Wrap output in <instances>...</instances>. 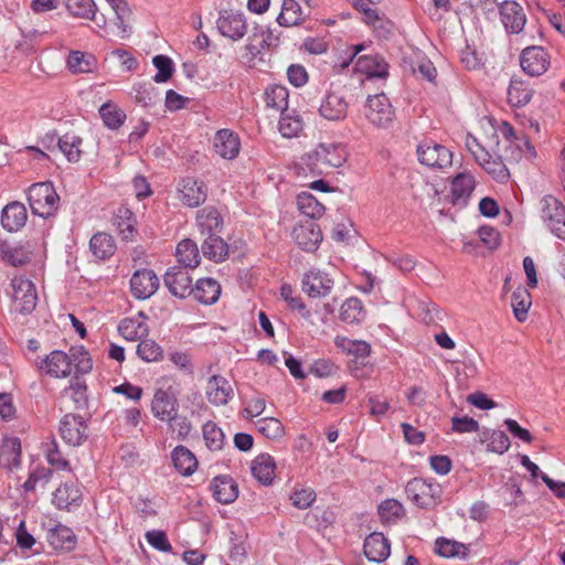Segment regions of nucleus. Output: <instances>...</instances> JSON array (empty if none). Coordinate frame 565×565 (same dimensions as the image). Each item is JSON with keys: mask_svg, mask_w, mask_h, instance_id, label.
Here are the masks:
<instances>
[{"mask_svg": "<svg viewBox=\"0 0 565 565\" xmlns=\"http://www.w3.org/2000/svg\"><path fill=\"white\" fill-rule=\"evenodd\" d=\"M348 159L347 147L340 142H321L303 153L297 163L298 174L318 177L342 167Z\"/></svg>", "mask_w": 565, "mask_h": 565, "instance_id": "nucleus-1", "label": "nucleus"}, {"mask_svg": "<svg viewBox=\"0 0 565 565\" xmlns=\"http://www.w3.org/2000/svg\"><path fill=\"white\" fill-rule=\"evenodd\" d=\"M466 147L468 151L473 156L477 163L487 172L491 178L499 182L505 183L510 178L509 169L507 168L505 152H501V143L497 142L498 151L493 157L472 135H468L466 138Z\"/></svg>", "mask_w": 565, "mask_h": 565, "instance_id": "nucleus-2", "label": "nucleus"}, {"mask_svg": "<svg viewBox=\"0 0 565 565\" xmlns=\"http://www.w3.org/2000/svg\"><path fill=\"white\" fill-rule=\"evenodd\" d=\"M28 202L34 215L47 218L58 210L60 196L52 182H38L30 185Z\"/></svg>", "mask_w": 565, "mask_h": 565, "instance_id": "nucleus-3", "label": "nucleus"}, {"mask_svg": "<svg viewBox=\"0 0 565 565\" xmlns=\"http://www.w3.org/2000/svg\"><path fill=\"white\" fill-rule=\"evenodd\" d=\"M405 492L418 508L431 509L440 502L443 489L437 482L414 478L407 482Z\"/></svg>", "mask_w": 565, "mask_h": 565, "instance_id": "nucleus-4", "label": "nucleus"}, {"mask_svg": "<svg viewBox=\"0 0 565 565\" xmlns=\"http://www.w3.org/2000/svg\"><path fill=\"white\" fill-rule=\"evenodd\" d=\"M504 138V152L507 160L518 161L522 154L527 153L531 157L536 154L535 148L524 132H518L512 125L504 121L499 128Z\"/></svg>", "mask_w": 565, "mask_h": 565, "instance_id": "nucleus-5", "label": "nucleus"}, {"mask_svg": "<svg viewBox=\"0 0 565 565\" xmlns=\"http://www.w3.org/2000/svg\"><path fill=\"white\" fill-rule=\"evenodd\" d=\"M364 114L371 125L376 128H387L395 118L394 108L385 94L369 96Z\"/></svg>", "mask_w": 565, "mask_h": 565, "instance_id": "nucleus-6", "label": "nucleus"}, {"mask_svg": "<svg viewBox=\"0 0 565 565\" xmlns=\"http://www.w3.org/2000/svg\"><path fill=\"white\" fill-rule=\"evenodd\" d=\"M418 161L433 169H445L452 163V152L431 139H425L416 149Z\"/></svg>", "mask_w": 565, "mask_h": 565, "instance_id": "nucleus-7", "label": "nucleus"}, {"mask_svg": "<svg viewBox=\"0 0 565 565\" xmlns=\"http://www.w3.org/2000/svg\"><path fill=\"white\" fill-rule=\"evenodd\" d=\"M541 217L550 231L559 239H565V206L553 195L541 200Z\"/></svg>", "mask_w": 565, "mask_h": 565, "instance_id": "nucleus-8", "label": "nucleus"}, {"mask_svg": "<svg viewBox=\"0 0 565 565\" xmlns=\"http://www.w3.org/2000/svg\"><path fill=\"white\" fill-rule=\"evenodd\" d=\"M58 431L62 439L73 447L83 445L89 436L86 419L72 413L62 417Z\"/></svg>", "mask_w": 565, "mask_h": 565, "instance_id": "nucleus-9", "label": "nucleus"}, {"mask_svg": "<svg viewBox=\"0 0 565 565\" xmlns=\"http://www.w3.org/2000/svg\"><path fill=\"white\" fill-rule=\"evenodd\" d=\"M218 32L231 39L232 41H239L247 33V21L242 12L234 10H221L216 20Z\"/></svg>", "mask_w": 565, "mask_h": 565, "instance_id": "nucleus-10", "label": "nucleus"}, {"mask_svg": "<svg viewBox=\"0 0 565 565\" xmlns=\"http://www.w3.org/2000/svg\"><path fill=\"white\" fill-rule=\"evenodd\" d=\"M13 289V300L15 302V310L22 315L31 313L38 301V295L33 282L23 277H14L11 280Z\"/></svg>", "mask_w": 565, "mask_h": 565, "instance_id": "nucleus-11", "label": "nucleus"}, {"mask_svg": "<svg viewBox=\"0 0 565 565\" xmlns=\"http://www.w3.org/2000/svg\"><path fill=\"white\" fill-rule=\"evenodd\" d=\"M179 402L177 393L172 386L158 388L154 392L151 402V412L153 416L162 422L173 419L178 413Z\"/></svg>", "mask_w": 565, "mask_h": 565, "instance_id": "nucleus-12", "label": "nucleus"}, {"mask_svg": "<svg viewBox=\"0 0 565 565\" xmlns=\"http://www.w3.org/2000/svg\"><path fill=\"white\" fill-rule=\"evenodd\" d=\"M550 55L542 46H527L520 56L522 70L530 76H540L550 67Z\"/></svg>", "mask_w": 565, "mask_h": 565, "instance_id": "nucleus-13", "label": "nucleus"}, {"mask_svg": "<svg viewBox=\"0 0 565 565\" xmlns=\"http://www.w3.org/2000/svg\"><path fill=\"white\" fill-rule=\"evenodd\" d=\"M159 288V278L151 269L136 270L130 278L131 295L139 300L150 298Z\"/></svg>", "mask_w": 565, "mask_h": 565, "instance_id": "nucleus-14", "label": "nucleus"}, {"mask_svg": "<svg viewBox=\"0 0 565 565\" xmlns=\"http://www.w3.org/2000/svg\"><path fill=\"white\" fill-rule=\"evenodd\" d=\"M334 281L329 274L320 269H311L302 278V290L313 298L328 296L333 289Z\"/></svg>", "mask_w": 565, "mask_h": 565, "instance_id": "nucleus-15", "label": "nucleus"}, {"mask_svg": "<svg viewBox=\"0 0 565 565\" xmlns=\"http://www.w3.org/2000/svg\"><path fill=\"white\" fill-rule=\"evenodd\" d=\"M292 236L305 252H315L322 242V232L315 221H305L294 227Z\"/></svg>", "mask_w": 565, "mask_h": 565, "instance_id": "nucleus-16", "label": "nucleus"}, {"mask_svg": "<svg viewBox=\"0 0 565 565\" xmlns=\"http://www.w3.org/2000/svg\"><path fill=\"white\" fill-rule=\"evenodd\" d=\"M501 21L509 33L519 34L523 31L526 17L520 3L505 0L499 4Z\"/></svg>", "mask_w": 565, "mask_h": 565, "instance_id": "nucleus-17", "label": "nucleus"}, {"mask_svg": "<svg viewBox=\"0 0 565 565\" xmlns=\"http://www.w3.org/2000/svg\"><path fill=\"white\" fill-rule=\"evenodd\" d=\"M278 44L279 36L275 35L270 29L255 25L245 49L252 56L256 57L266 50L277 47Z\"/></svg>", "mask_w": 565, "mask_h": 565, "instance_id": "nucleus-18", "label": "nucleus"}, {"mask_svg": "<svg viewBox=\"0 0 565 565\" xmlns=\"http://www.w3.org/2000/svg\"><path fill=\"white\" fill-rule=\"evenodd\" d=\"M206 190L203 181L192 177L184 178L180 183V200L189 207H196L206 200Z\"/></svg>", "mask_w": 565, "mask_h": 565, "instance_id": "nucleus-19", "label": "nucleus"}, {"mask_svg": "<svg viewBox=\"0 0 565 565\" xmlns=\"http://www.w3.org/2000/svg\"><path fill=\"white\" fill-rule=\"evenodd\" d=\"M163 280L169 291L175 297L185 298L192 294V278L184 268L168 269Z\"/></svg>", "mask_w": 565, "mask_h": 565, "instance_id": "nucleus-20", "label": "nucleus"}, {"mask_svg": "<svg viewBox=\"0 0 565 565\" xmlns=\"http://www.w3.org/2000/svg\"><path fill=\"white\" fill-rule=\"evenodd\" d=\"M40 370L52 377H66L72 372V359L63 351H52L40 365Z\"/></svg>", "mask_w": 565, "mask_h": 565, "instance_id": "nucleus-21", "label": "nucleus"}, {"mask_svg": "<svg viewBox=\"0 0 565 565\" xmlns=\"http://www.w3.org/2000/svg\"><path fill=\"white\" fill-rule=\"evenodd\" d=\"M52 502L58 510L71 511L82 504V491L75 482H65L53 492Z\"/></svg>", "mask_w": 565, "mask_h": 565, "instance_id": "nucleus-22", "label": "nucleus"}, {"mask_svg": "<svg viewBox=\"0 0 565 565\" xmlns=\"http://www.w3.org/2000/svg\"><path fill=\"white\" fill-rule=\"evenodd\" d=\"M214 149L218 156L232 160L239 153L241 141L233 130L220 129L214 137Z\"/></svg>", "mask_w": 565, "mask_h": 565, "instance_id": "nucleus-23", "label": "nucleus"}, {"mask_svg": "<svg viewBox=\"0 0 565 565\" xmlns=\"http://www.w3.org/2000/svg\"><path fill=\"white\" fill-rule=\"evenodd\" d=\"M363 552L369 561L382 563L390 556L391 545L382 533L374 532L364 540Z\"/></svg>", "mask_w": 565, "mask_h": 565, "instance_id": "nucleus-24", "label": "nucleus"}, {"mask_svg": "<svg viewBox=\"0 0 565 565\" xmlns=\"http://www.w3.org/2000/svg\"><path fill=\"white\" fill-rule=\"evenodd\" d=\"M345 98L337 92H329L319 107L320 115L328 120H343L348 114Z\"/></svg>", "mask_w": 565, "mask_h": 565, "instance_id": "nucleus-25", "label": "nucleus"}, {"mask_svg": "<svg viewBox=\"0 0 565 565\" xmlns=\"http://www.w3.org/2000/svg\"><path fill=\"white\" fill-rule=\"evenodd\" d=\"M211 490L213 498L222 503L230 504L238 497V486L230 476H217L212 480Z\"/></svg>", "mask_w": 565, "mask_h": 565, "instance_id": "nucleus-26", "label": "nucleus"}, {"mask_svg": "<svg viewBox=\"0 0 565 565\" xmlns=\"http://www.w3.org/2000/svg\"><path fill=\"white\" fill-rule=\"evenodd\" d=\"M46 540L56 552H71L75 548L77 540L73 530L63 524L49 530Z\"/></svg>", "mask_w": 565, "mask_h": 565, "instance_id": "nucleus-27", "label": "nucleus"}, {"mask_svg": "<svg viewBox=\"0 0 565 565\" xmlns=\"http://www.w3.org/2000/svg\"><path fill=\"white\" fill-rule=\"evenodd\" d=\"M147 317L139 312L137 317L125 318L118 326V332L128 341H136L146 338L149 333Z\"/></svg>", "mask_w": 565, "mask_h": 565, "instance_id": "nucleus-28", "label": "nucleus"}, {"mask_svg": "<svg viewBox=\"0 0 565 565\" xmlns=\"http://www.w3.org/2000/svg\"><path fill=\"white\" fill-rule=\"evenodd\" d=\"M476 181L472 174L461 172L454 177L451 181V202L454 205H466L472 191L475 190Z\"/></svg>", "mask_w": 565, "mask_h": 565, "instance_id": "nucleus-29", "label": "nucleus"}, {"mask_svg": "<svg viewBox=\"0 0 565 565\" xmlns=\"http://www.w3.org/2000/svg\"><path fill=\"white\" fill-rule=\"evenodd\" d=\"M65 6L73 17L92 20L99 28L106 24L104 15L97 17V6L94 0H66Z\"/></svg>", "mask_w": 565, "mask_h": 565, "instance_id": "nucleus-30", "label": "nucleus"}, {"mask_svg": "<svg viewBox=\"0 0 565 565\" xmlns=\"http://www.w3.org/2000/svg\"><path fill=\"white\" fill-rule=\"evenodd\" d=\"M28 213L24 204L11 202L7 204L1 214V224L9 232H15L25 225Z\"/></svg>", "mask_w": 565, "mask_h": 565, "instance_id": "nucleus-31", "label": "nucleus"}, {"mask_svg": "<svg viewBox=\"0 0 565 565\" xmlns=\"http://www.w3.org/2000/svg\"><path fill=\"white\" fill-rule=\"evenodd\" d=\"M206 395L210 403L225 405L233 395V388L226 379L213 375L209 381Z\"/></svg>", "mask_w": 565, "mask_h": 565, "instance_id": "nucleus-32", "label": "nucleus"}, {"mask_svg": "<svg viewBox=\"0 0 565 565\" xmlns=\"http://www.w3.org/2000/svg\"><path fill=\"white\" fill-rule=\"evenodd\" d=\"M354 68L369 77L384 78L388 75V65L379 54L359 56Z\"/></svg>", "mask_w": 565, "mask_h": 565, "instance_id": "nucleus-33", "label": "nucleus"}, {"mask_svg": "<svg viewBox=\"0 0 565 565\" xmlns=\"http://www.w3.org/2000/svg\"><path fill=\"white\" fill-rule=\"evenodd\" d=\"M191 295L203 305H213L221 296V285L213 278H201L193 287Z\"/></svg>", "mask_w": 565, "mask_h": 565, "instance_id": "nucleus-34", "label": "nucleus"}, {"mask_svg": "<svg viewBox=\"0 0 565 565\" xmlns=\"http://www.w3.org/2000/svg\"><path fill=\"white\" fill-rule=\"evenodd\" d=\"M275 469V460L269 454H260L252 462L253 476L264 486L271 484Z\"/></svg>", "mask_w": 565, "mask_h": 565, "instance_id": "nucleus-35", "label": "nucleus"}, {"mask_svg": "<svg viewBox=\"0 0 565 565\" xmlns=\"http://www.w3.org/2000/svg\"><path fill=\"white\" fill-rule=\"evenodd\" d=\"M533 93L527 82L512 77L508 88V102L513 107H523L531 102Z\"/></svg>", "mask_w": 565, "mask_h": 565, "instance_id": "nucleus-36", "label": "nucleus"}, {"mask_svg": "<svg viewBox=\"0 0 565 565\" xmlns=\"http://www.w3.org/2000/svg\"><path fill=\"white\" fill-rule=\"evenodd\" d=\"M202 254L215 263L224 260L228 255V246L221 236L210 233L202 243Z\"/></svg>", "mask_w": 565, "mask_h": 565, "instance_id": "nucleus-37", "label": "nucleus"}, {"mask_svg": "<svg viewBox=\"0 0 565 565\" xmlns=\"http://www.w3.org/2000/svg\"><path fill=\"white\" fill-rule=\"evenodd\" d=\"M89 248L97 259H108L115 254V239L107 233H96L89 241Z\"/></svg>", "mask_w": 565, "mask_h": 565, "instance_id": "nucleus-38", "label": "nucleus"}, {"mask_svg": "<svg viewBox=\"0 0 565 565\" xmlns=\"http://www.w3.org/2000/svg\"><path fill=\"white\" fill-rule=\"evenodd\" d=\"M171 459L174 468L182 476H191L198 467L195 456L184 446H177L171 454Z\"/></svg>", "mask_w": 565, "mask_h": 565, "instance_id": "nucleus-39", "label": "nucleus"}, {"mask_svg": "<svg viewBox=\"0 0 565 565\" xmlns=\"http://www.w3.org/2000/svg\"><path fill=\"white\" fill-rule=\"evenodd\" d=\"M175 256L184 268H195L200 264L198 245L190 238H185L178 244Z\"/></svg>", "mask_w": 565, "mask_h": 565, "instance_id": "nucleus-40", "label": "nucleus"}, {"mask_svg": "<svg viewBox=\"0 0 565 565\" xmlns=\"http://www.w3.org/2000/svg\"><path fill=\"white\" fill-rule=\"evenodd\" d=\"M196 221L203 235L216 234L222 227V218L218 211L211 206L200 210Z\"/></svg>", "mask_w": 565, "mask_h": 565, "instance_id": "nucleus-41", "label": "nucleus"}, {"mask_svg": "<svg viewBox=\"0 0 565 565\" xmlns=\"http://www.w3.org/2000/svg\"><path fill=\"white\" fill-rule=\"evenodd\" d=\"M435 553L441 557L466 558L469 554V547L460 542L446 537H438L435 542Z\"/></svg>", "mask_w": 565, "mask_h": 565, "instance_id": "nucleus-42", "label": "nucleus"}, {"mask_svg": "<svg viewBox=\"0 0 565 565\" xmlns=\"http://www.w3.org/2000/svg\"><path fill=\"white\" fill-rule=\"evenodd\" d=\"M281 26L299 25L303 22L302 9L296 0H284L281 11L277 17Z\"/></svg>", "mask_w": 565, "mask_h": 565, "instance_id": "nucleus-43", "label": "nucleus"}, {"mask_svg": "<svg viewBox=\"0 0 565 565\" xmlns=\"http://www.w3.org/2000/svg\"><path fill=\"white\" fill-rule=\"evenodd\" d=\"M365 318V310L362 301L356 297L347 299L340 308L341 321L353 324L360 323Z\"/></svg>", "mask_w": 565, "mask_h": 565, "instance_id": "nucleus-44", "label": "nucleus"}, {"mask_svg": "<svg viewBox=\"0 0 565 565\" xmlns=\"http://www.w3.org/2000/svg\"><path fill=\"white\" fill-rule=\"evenodd\" d=\"M297 206L303 215L309 217L308 221L319 218L324 213L323 204L309 192H301L297 195Z\"/></svg>", "mask_w": 565, "mask_h": 565, "instance_id": "nucleus-45", "label": "nucleus"}, {"mask_svg": "<svg viewBox=\"0 0 565 565\" xmlns=\"http://www.w3.org/2000/svg\"><path fill=\"white\" fill-rule=\"evenodd\" d=\"M0 253L2 259L14 267L23 266L31 260L30 252L21 245L11 246L7 242H2Z\"/></svg>", "mask_w": 565, "mask_h": 565, "instance_id": "nucleus-46", "label": "nucleus"}, {"mask_svg": "<svg viewBox=\"0 0 565 565\" xmlns=\"http://www.w3.org/2000/svg\"><path fill=\"white\" fill-rule=\"evenodd\" d=\"M82 138L67 132L58 138L57 146L70 162H77L81 159Z\"/></svg>", "mask_w": 565, "mask_h": 565, "instance_id": "nucleus-47", "label": "nucleus"}, {"mask_svg": "<svg viewBox=\"0 0 565 565\" xmlns=\"http://www.w3.org/2000/svg\"><path fill=\"white\" fill-rule=\"evenodd\" d=\"M114 224L122 239L130 241L132 238L135 232V218L134 213L129 209L120 206L115 214Z\"/></svg>", "mask_w": 565, "mask_h": 565, "instance_id": "nucleus-48", "label": "nucleus"}, {"mask_svg": "<svg viewBox=\"0 0 565 565\" xmlns=\"http://www.w3.org/2000/svg\"><path fill=\"white\" fill-rule=\"evenodd\" d=\"M482 443H487V450L503 455L510 448V439L508 435L502 430L484 431L482 434Z\"/></svg>", "mask_w": 565, "mask_h": 565, "instance_id": "nucleus-49", "label": "nucleus"}, {"mask_svg": "<svg viewBox=\"0 0 565 565\" xmlns=\"http://www.w3.org/2000/svg\"><path fill=\"white\" fill-rule=\"evenodd\" d=\"M335 345L358 359H365L371 353V345L366 341L351 340L345 337H337Z\"/></svg>", "mask_w": 565, "mask_h": 565, "instance_id": "nucleus-50", "label": "nucleus"}, {"mask_svg": "<svg viewBox=\"0 0 565 565\" xmlns=\"http://www.w3.org/2000/svg\"><path fill=\"white\" fill-rule=\"evenodd\" d=\"M531 303V295L525 288H518L515 291H513L511 297V306L513 308L514 317L518 321L523 322L526 320Z\"/></svg>", "mask_w": 565, "mask_h": 565, "instance_id": "nucleus-51", "label": "nucleus"}, {"mask_svg": "<svg viewBox=\"0 0 565 565\" xmlns=\"http://www.w3.org/2000/svg\"><path fill=\"white\" fill-rule=\"evenodd\" d=\"M303 129V121L300 115L290 114L287 110L281 113L279 119V131L285 138H294Z\"/></svg>", "mask_w": 565, "mask_h": 565, "instance_id": "nucleus-52", "label": "nucleus"}, {"mask_svg": "<svg viewBox=\"0 0 565 565\" xmlns=\"http://www.w3.org/2000/svg\"><path fill=\"white\" fill-rule=\"evenodd\" d=\"M205 446L211 451L221 450L224 446L225 435L223 430L212 420H209L202 428Z\"/></svg>", "mask_w": 565, "mask_h": 565, "instance_id": "nucleus-53", "label": "nucleus"}, {"mask_svg": "<svg viewBox=\"0 0 565 565\" xmlns=\"http://www.w3.org/2000/svg\"><path fill=\"white\" fill-rule=\"evenodd\" d=\"M2 459L9 466L18 467L21 462V441L18 437H4L0 446Z\"/></svg>", "mask_w": 565, "mask_h": 565, "instance_id": "nucleus-54", "label": "nucleus"}, {"mask_svg": "<svg viewBox=\"0 0 565 565\" xmlns=\"http://www.w3.org/2000/svg\"><path fill=\"white\" fill-rule=\"evenodd\" d=\"M288 90L286 87L280 85H273L265 90V102L267 107L275 108L277 110L286 111L288 106Z\"/></svg>", "mask_w": 565, "mask_h": 565, "instance_id": "nucleus-55", "label": "nucleus"}, {"mask_svg": "<svg viewBox=\"0 0 565 565\" xmlns=\"http://www.w3.org/2000/svg\"><path fill=\"white\" fill-rule=\"evenodd\" d=\"M99 114L104 124L110 129L119 128L126 120V114L111 103L102 105Z\"/></svg>", "mask_w": 565, "mask_h": 565, "instance_id": "nucleus-56", "label": "nucleus"}, {"mask_svg": "<svg viewBox=\"0 0 565 565\" xmlns=\"http://www.w3.org/2000/svg\"><path fill=\"white\" fill-rule=\"evenodd\" d=\"M379 515L383 522L390 523L401 519L404 513V507L395 499H386L377 508Z\"/></svg>", "mask_w": 565, "mask_h": 565, "instance_id": "nucleus-57", "label": "nucleus"}, {"mask_svg": "<svg viewBox=\"0 0 565 565\" xmlns=\"http://www.w3.org/2000/svg\"><path fill=\"white\" fill-rule=\"evenodd\" d=\"M44 454L47 462L57 470H70V462L62 456L55 438L44 444Z\"/></svg>", "mask_w": 565, "mask_h": 565, "instance_id": "nucleus-58", "label": "nucleus"}, {"mask_svg": "<svg viewBox=\"0 0 565 565\" xmlns=\"http://www.w3.org/2000/svg\"><path fill=\"white\" fill-rule=\"evenodd\" d=\"M94 62L90 54L72 51L67 58V66L72 73H87L92 71Z\"/></svg>", "mask_w": 565, "mask_h": 565, "instance_id": "nucleus-59", "label": "nucleus"}, {"mask_svg": "<svg viewBox=\"0 0 565 565\" xmlns=\"http://www.w3.org/2000/svg\"><path fill=\"white\" fill-rule=\"evenodd\" d=\"M257 430L268 439H278L284 436L282 424L274 417L260 418L256 422Z\"/></svg>", "mask_w": 565, "mask_h": 565, "instance_id": "nucleus-60", "label": "nucleus"}, {"mask_svg": "<svg viewBox=\"0 0 565 565\" xmlns=\"http://www.w3.org/2000/svg\"><path fill=\"white\" fill-rule=\"evenodd\" d=\"M137 355L146 362H156L162 359L163 351L153 340H141L137 345Z\"/></svg>", "mask_w": 565, "mask_h": 565, "instance_id": "nucleus-61", "label": "nucleus"}, {"mask_svg": "<svg viewBox=\"0 0 565 565\" xmlns=\"http://www.w3.org/2000/svg\"><path fill=\"white\" fill-rule=\"evenodd\" d=\"M67 390L71 391V397L76 409H84L88 406L87 385L84 381L76 377L71 381Z\"/></svg>", "mask_w": 565, "mask_h": 565, "instance_id": "nucleus-62", "label": "nucleus"}, {"mask_svg": "<svg viewBox=\"0 0 565 565\" xmlns=\"http://www.w3.org/2000/svg\"><path fill=\"white\" fill-rule=\"evenodd\" d=\"M292 292L294 290L290 285L284 284L280 287V296L288 303V307L292 310H298L302 318L307 320L310 319L311 313L307 309L302 299L300 297H294Z\"/></svg>", "mask_w": 565, "mask_h": 565, "instance_id": "nucleus-63", "label": "nucleus"}, {"mask_svg": "<svg viewBox=\"0 0 565 565\" xmlns=\"http://www.w3.org/2000/svg\"><path fill=\"white\" fill-rule=\"evenodd\" d=\"M153 65L158 70L153 79L157 83H166L171 78L173 73V62L170 57L166 55H157L153 57Z\"/></svg>", "mask_w": 565, "mask_h": 565, "instance_id": "nucleus-64", "label": "nucleus"}]
</instances>
